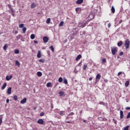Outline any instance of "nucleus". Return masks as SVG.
Returning <instances> with one entry per match:
<instances>
[{
    "label": "nucleus",
    "mask_w": 130,
    "mask_h": 130,
    "mask_svg": "<svg viewBox=\"0 0 130 130\" xmlns=\"http://www.w3.org/2000/svg\"><path fill=\"white\" fill-rule=\"evenodd\" d=\"M93 19H94V16H93V17L90 19H88L87 21H85L84 22L83 21L79 22L78 25V27H79L80 28H84V27H86L88 23H89L90 21H92Z\"/></svg>",
    "instance_id": "1"
},
{
    "label": "nucleus",
    "mask_w": 130,
    "mask_h": 130,
    "mask_svg": "<svg viewBox=\"0 0 130 130\" xmlns=\"http://www.w3.org/2000/svg\"><path fill=\"white\" fill-rule=\"evenodd\" d=\"M118 50L116 47H113L111 48V52L113 55H115V53H117Z\"/></svg>",
    "instance_id": "2"
},
{
    "label": "nucleus",
    "mask_w": 130,
    "mask_h": 130,
    "mask_svg": "<svg viewBox=\"0 0 130 130\" xmlns=\"http://www.w3.org/2000/svg\"><path fill=\"white\" fill-rule=\"evenodd\" d=\"M124 46L126 49H128V48H129V40L128 39L125 40Z\"/></svg>",
    "instance_id": "3"
},
{
    "label": "nucleus",
    "mask_w": 130,
    "mask_h": 130,
    "mask_svg": "<svg viewBox=\"0 0 130 130\" xmlns=\"http://www.w3.org/2000/svg\"><path fill=\"white\" fill-rule=\"evenodd\" d=\"M49 40V38H48V37L44 36L43 38V41H44V43H47Z\"/></svg>",
    "instance_id": "4"
},
{
    "label": "nucleus",
    "mask_w": 130,
    "mask_h": 130,
    "mask_svg": "<svg viewBox=\"0 0 130 130\" xmlns=\"http://www.w3.org/2000/svg\"><path fill=\"white\" fill-rule=\"evenodd\" d=\"M100 79H101V75L100 74H98L95 78L96 82H99V81H100Z\"/></svg>",
    "instance_id": "5"
},
{
    "label": "nucleus",
    "mask_w": 130,
    "mask_h": 130,
    "mask_svg": "<svg viewBox=\"0 0 130 130\" xmlns=\"http://www.w3.org/2000/svg\"><path fill=\"white\" fill-rule=\"evenodd\" d=\"M9 13H11L13 17H15V10L13 8H11V10H9Z\"/></svg>",
    "instance_id": "6"
},
{
    "label": "nucleus",
    "mask_w": 130,
    "mask_h": 130,
    "mask_svg": "<svg viewBox=\"0 0 130 130\" xmlns=\"http://www.w3.org/2000/svg\"><path fill=\"white\" fill-rule=\"evenodd\" d=\"M37 123H39V124H43V123H44V121L42 119H39L37 121Z\"/></svg>",
    "instance_id": "7"
},
{
    "label": "nucleus",
    "mask_w": 130,
    "mask_h": 130,
    "mask_svg": "<svg viewBox=\"0 0 130 130\" xmlns=\"http://www.w3.org/2000/svg\"><path fill=\"white\" fill-rule=\"evenodd\" d=\"M75 11L77 14H80L82 11V8L78 7L75 9Z\"/></svg>",
    "instance_id": "8"
},
{
    "label": "nucleus",
    "mask_w": 130,
    "mask_h": 130,
    "mask_svg": "<svg viewBox=\"0 0 130 130\" xmlns=\"http://www.w3.org/2000/svg\"><path fill=\"white\" fill-rule=\"evenodd\" d=\"M27 102V98H24L23 100L20 101L21 104H25Z\"/></svg>",
    "instance_id": "9"
},
{
    "label": "nucleus",
    "mask_w": 130,
    "mask_h": 130,
    "mask_svg": "<svg viewBox=\"0 0 130 130\" xmlns=\"http://www.w3.org/2000/svg\"><path fill=\"white\" fill-rule=\"evenodd\" d=\"M7 93L8 95H11L12 94V87H10L7 89Z\"/></svg>",
    "instance_id": "10"
},
{
    "label": "nucleus",
    "mask_w": 130,
    "mask_h": 130,
    "mask_svg": "<svg viewBox=\"0 0 130 130\" xmlns=\"http://www.w3.org/2000/svg\"><path fill=\"white\" fill-rule=\"evenodd\" d=\"M59 96H60V97H64V96H66V94H64V92L63 91H59L58 93Z\"/></svg>",
    "instance_id": "11"
},
{
    "label": "nucleus",
    "mask_w": 130,
    "mask_h": 130,
    "mask_svg": "<svg viewBox=\"0 0 130 130\" xmlns=\"http://www.w3.org/2000/svg\"><path fill=\"white\" fill-rule=\"evenodd\" d=\"M120 119L123 118V111H122V110L120 111Z\"/></svg>",
    "instance_id": "12"
},
{
    "label": "nucleus",
    "mask_w": 130,
    "mask_h": 130,
    "mask_svg": "<svg viewBox=\"0 0 130 130\" xmlns=\"http://www.w3.org/2000/svg\"><path fill=\"white\" fill-rule=\"evenodd\" d=\"M75 36L74 35V34H72L68 37V38L70 39V40H73V39L75 38Z\"/></svg>",
    "instance_id": "13"
},
{
    "label": "nucleus",
    "mask_w": 130,
    "mask_h": 130,
    "mask_svg": "<svg viewBox=\"0 0 130 130\" xmlns=\"http://www.w3.org/2000/svg\"><path fill=\"white\" fill-rule=\"evenodd\" d=\"M84 0H77L76 1L77 5H81V4H83Z\"/></svg>",
    "instance_id": "14"
},
{
    "label": "nucleus",
    "mask_w": 130,
    "mask_h": 130,
    "mask_svg": "<svg viewBox=\"0 0 130 130\" xmlns=\"http://www.w3.org/2000/svg\"><path fill=\"white\" fill-rule=\"evenodd\" d=\"M13 78V76L10 75V76H6V81H10Z\"/></svg>",
    "instance_id": "15"
},
{
    "label": "nucleus",
    "mask_w": 130,
    "mask_h": 130,
    "mask_svg": "<svg viewBox=\"0 0 130 130\" xmlns=\"http://www.w3.org/2000/svg\"><path fill=\"white\" fill-rule=\"evenodd\" d=\"M6 87H7V83H4V85L1 87V90H5L6 89Z\"/></svg>",
    "instance_id": "16"
},
{
    "label": "nucleus",
    "mask_w": 130,
    "mask_h": 130,
    "mask_svg": "<svg viewBox=\"0 0 130 130\" xmlns=\"http://www.w3.org/2000/svg\"><path fill=\"white\" fill-rule=\"evenodd\" d=\"M80 58H82V55L79 54L76 57V60L78 61L79 59H80Z\"/></svg>",
    "instance_id": "17"
},
{
    "label": "nucleus",
    "mask_w": 130,
    "mask_h": 130,
    "mask_svg": "<svg viewBox=\"0 0 130 130\" xmlns=\"http://www.w3.org/2000/svg\"><path fill=\"white\" fill-rule=\"evenodd\" d=\"M38 58H40L41 57V51H39L37 54Z\"/></svg>",
    "instance_id": "18"
},
{
    "label": "nucleus",
    "mask_w": 130,
    "mask_h": 130,
    "mask_svg": "<svg viewBox=\"0 0 130 130\" xmlns=\"http://www.w3.org/2000/svg\"><path fill=\"white\" fill-rule=\"evenodd\" d=\"M37 75L38 77H42V73L40 71L38 72Z\"/></svg>",
    "instance_id": "19"
},
{
    "label": "nucleus",
    "mask_w": 130,
    "mask_h": 130,
    "mask_svg": "<svg viewBox=\"0 0 130 130\" xmlns=\"http://www.w3.org/2000/svg\"><path fill=\"white\" fill-rule=\"evenodd\" d=\"M36 7V4H35V3H33L31 4L30 8L31 9H34V8H35Z\"/></svg>",
    "instance_id": "20"
},
{
    "label": "nucleus",
    "mask_w": 130,
    "mask_h": 130,
    "mask_svg": "<svg viewBox=\"0 0 130 130\" xmlns=\"http://www.w3.org/2000/svg\"><path fill=\"white\" fill-rule=\"evenodd\" d=\"M111 11L113 14H114V13H115V9L114 8V6H112Z\"/></svg>",
    "instance_id": "21"
},
{
    "label": "nucleus",
    "mask_w": 130,
    "mask_h": 130,
    "mask_svg": "<svg viewBox=\"0 0 130 130\" xmlns=\"http://www.w3.org/2000/svg\"><path fill=\"white\" fill-rule=\"evenodd\" d=\"M105 63H106V58H104L102 60V64H104Z\"/></svg>",
    "instance_id": "22"
},
{
    "label": "nucleus",
    "mask_w": 130,
    "mask_h": 130,
    "mask_svg": "<svg viewBox=\"0 0 130 130\" xmlns=\"http://www.w3.org/2000/svg\"><path fill=\"white\" fill-rule=\"evenodd\" d=\"M46 86L48 87H50L51 88V87H52V84H51L50 82H48L47 83Z\"/></svg>",
    "instance_id": "23"
},
{
    "label": "nucleus",
    "mask_w": 130,
    "mask_h": 130,
    "mask_svg": "<svg viewBox=\"0 0 130 130\" xmlns=\"http://www.w3.org/2000/svg\"><path fill=\"white\" fill-rule=\"evenodd\" d=\"M63 83L66 85H68V80L67 78H63Z\"/></svg>",
    "instance_id": "24"
},
{
    "label": "nucleus",
    "mask_w": 130,
    "mask_h": 130,
    "mask_svg": "<svg viewBox=\"0 0 130 130\" xmlns=\"http://www.w3.org/2000/svg\"><path fill=\"white\" fill-rule=\"evenodd\" d=\"M129 85V81L128 80L125 83V87H128Z\"/></svg>",
    "instance_id": "25"
},
{
    "label": "nucleus",
    "mask_w": 130,
    "mask_h": 130,
    "mask_svg": "<svg viewBox=\"0 0 130 130\" xmlns=\"http://www.w3.org/2000/svg\"><path fill=\"white\" fill-rule=\"evenodd\" d=\"M122 41H120L119 43H117V46H119V47H120V46H121V45H122Z\"/></svg>",
    "instance_id": "26"
},
{
    "label": "nucleus",
    "mask_w": 130,
    "mask_h": 130,
    "mask_svg": "<svg viewBox=\"0 0 130 130\" xmlns=\"http://www.w3.org/2000/svg\"><path fill=\"white\" fill-rule=\"evenodd\" d=\"M7 48H8V44H5L3 47L4 50H7Z\"/></svg>",
    "instance_id": "27"
},
{
    "label": "nucleus",
    "mask_w": 130,
    "mask_h": 130,
    "mask_svg": "<svg viewBox=\"0 0 130 130\" xmlns=\"http://www.w3.org/2000/svg\"><path fill=\"white\" fill-rule=\"evenodd\" d=\"M14 53H15V54H19V53H20V51L18 49H15L14 50Z\"/></svg>",
    "instance_id": "28"
},
{
    "label": "nucleus",
    "mask_w": 130,
    "mask_h": 130,
    "mask_svg": "<svg viewBox=\"0 0 130 130\" xmlns=\"http://www.w3.org/2000/svg\"><path fill=\"white\" fill-rule=\"evenodd\" d=\"M59 114L61 115V116H63V115H64V111H60Z\"/></svg>",
    "instance_id": "29"
},
{
    "label": "nucleus",
    "mask_w": 130,
    "mask_h": 130,
    "mask_svg": "<svg viewBox=\"0 0 130 130\" xmlns=\"http://www.w3.org/2000/svg\"><path fill=\"white\" fill-rule=\"evenodd\" d=\"M15 65L18 66V68H20V62H19V61L16 60L15 61Z\"/></svg>",
    "instance_id": "30"
},
{
    "label": "nucleus",
    "mask_w": 130,
    "mask_h": 130,
    "mask_svg": "<svg viewBox=\"0 0 130 130\" xmlns=\"http://www.w3.org/2000/svg\"><path fill=\"white\" fill-rule=\"evenodd\" d=\"M64 22L63 21H61L59 24V27H62Z\"/></svg>",
    "instance_id": "31"
},
{
    "label": "nucleus",
    "mask_w": 130,
    "mask_h": 130,
    "mask_svg": "<svg viewBox=\"0 0 130 130\" xmlns=\"http://www.w3.org/2000/svg\"><path fill=\"white\" fill-rule=\"evenodd\" d=\"M49 48L52 50V52H54V48L53 47V46H51L49 47Z\"/></svg>",
    "instance_id": "32"
},
{
    "label": "nucleus",
    "mask_w": 130,
    "mask_h": 130,
    "mask_svg": "<svg viewBox=\"0 0 130 130\" xmlns=\"http://www.w3.org/2000/svg\"><path fill=\"white\" fill-rule=\"evenodd\" d=\"M39 62H42V63H44L45 62V59H41L39 60Z\"/></svg>",
    "instance_id": "33"
},
{
    "label": "nucleus",
    "mask_w": 130,
    "mask_h": 130,
    "mask_svg": "<svg viewBox=\"0 0 130 130\" xmlns=\"http://www.w3.org/2000/svg\"><path fill=\"white\" fill-rule=\"evenodd\" d=\"M35 39V35L34 34H31L30 35V39L33 40Z\"/></svg>",
    "instance_id": "34"
},
{
    "label": "nucleus",
    "mask_w": 130,
    "mask_h": 130,
    "mask_svg": "<svg viewBox=\"0 0 130 130\" xmlns=\"http://www.w3.org/2000/svg\"><path fill=\"white\" fill-rule=\"evenodd\" d=\"M79 33V31L77 30L74 31L73 34V35H74L75 36H77V35H78V34Z\"/></svg>",
    "instance_id": "35"
},
{
    "label": "nucleus",
    "mask_w": 130,
    "mask_h": 130,
    "mask_svg": "<svg viewBox=\"0 0 130 130\" xmlns=\"http://www.w3.org/2000/svg\"><path fill=\"white\" fill-rule=\"evenodd\" d=\"M27 30V27H24L22 29L23 33H26V31Z\"/></svg>",
    "instance_id": "36"
},
{
    "label": "nucleus",
    "mask_w": 130,
    "mask_h": 130,
    "mask_svg": "<svg viewBox=\"0 0 130 130\" xmlns=\"http://www.w3.org/2000/svg\"><path fill=\"white\" fill-rule=\"evenodd\" d=\"M99 104H100L101 105H103V106H105V105H106V104H105V103L103 102H100Z\"/></svg>",
    "instance_id": "37"
},
{
    "label": "nucleus",
    "mask_w": 130,
    "mask_h": 130,
    "mask_svg": "<svg viewBox=\"0 0 130 130\" xmlns=\"http://www.w3.org/2000/svg\"><path fill=\"white\" fill-rule=\"evenodd\" d=\"M13 99L14 100H15V101H17V100H18V96L17 95H14L13 96Z\"/></svg>",
    "instance_id": "38"
},
{
    "label": "nucleus",
    "mask_w": 130,
    "mask_h": 130,
    "mask_svg": "<svg viewBox=\"0 0 130 130\" xmlns=\"http://www.w3.org/2000/svg\"><path fill=\"white\" fill-rule=\"evenodd\" d=\"M3 123V117H2V115L0 116V125Z\"/></svg>",
    "instance_id": "39"
},
{
    "label": "nucleus",
    "mask_w": 130,
    "mask_h": 130,
    "mask_svg": "<svg viewBox=\"0 0 130 130\" xmlns=\"http://www.w3.org/2000/svg\"><path fill=\"white\" fill-rule=\"evenodd\" d=\"M121 74H122V75H125V74H124V72H119L118 73V74H117V76H120V75H121Z\"/></svg>",
    "instance_id": "40"
},
{
    "label": "nucleus",
    "mask_w": 130,
    "mask_h": 130,
    "mask_svg": "<svg viewBox=\"0 0 130 130\" xmlns=\"http://www.w3.org/2000/svg\"><path fill=\"white\" fill-rule=\"evenodd\" d=\"M49 23H50V18H48L46 20L47 24H49Z\"/></svg>",
    "instance_id": "41"
},
{
    "label": "nucleus",
    "mask_w": 130,
    "mask_h": 130,
    "mask_svg": "<svg viewBox=\"0 0 130 130\" xmlns=\"http://www.w3.org/2000/svg\"><path fill=\"white\" fill-rule=\"evenodd\" d=\"M75 114V113H74V112H71V113H70V114H69L68 115V116H70V117H71V116H72V115H74Z\"/></svg>",
    "instance_id": "42"
},
{
    "label": "nucleus",
    "mask_w": 130,
    "mask_h": 130,
    "mask_svg": "<svg viewBox=\"0 0 130 130\" xmlns=\"http://www.w3.org/2000/svg\"><path fill=\"white\" fill-rule=\"evenodd\" d=\"M20 38H21V35H18L16 37V40H19V39H20Z\"/></svg>",
    "instance_id": "43"
},
{
    "label": "nucleus",
    "mask_w": 130,
    "mask_h": 130,
    "mask_svg": "<svg viewBox=\"0 0 130 130\" xmlns=\"http://www.w3.org/2000/svg\"><path fill=\"white\" fill-rule=\"evenodd\" d=\"M63 80H62V77H59L58 79V82H59V83H61V82H62Z\"/></svg>",
    "instance_id": "44"
},
{
    "label": "nucleus",
    "mask_w": 130,
    "mask_h": 130,
    "mask_svg": "<svg viewBox=\"0 0 130 130\" xmlns=\"http://www.w3.org/2000/svg\"><path fill=\"white\" fill-rule=\"evenodd\" d=\"M130 118V112L129 113H128L127 116H126V119H128Z\"/></svg>",
    "instance_id": "45"
},
{
    "label": "nucleus",
    "mask_w": 130,
    "mask_h": 130,
    "mask_svg": "<svg viewBox=\"0 0 130 130\" xmlns=\"http://www.w3.org/2000/svg\"><path fill=\"white\" fill-rule=\"evenodd\" d=\"M19 28H23L24 27V24L21 23L19 25Z\"/></svg>",
    "instance_id": "46"
},
{
    "label": "nucleus",
    "mask_w": 130,
    "mask_h": 130,
    "mask_svg": "<svg viewBox=\"0 0 130 130\" xmlns=\"http://www.w3.org/2000/svg\"><path fill=\"white\" fill-rule=\"evenodd\" d=\"M113 122L115 124H117V120H116L115 119H113Z\"/></svg>",
    "instance_id": "47"
},
{
    "label": "nucleus",
    "mask_w": 130,
    "mask_h": 130,
    "mask_svg": "<svg viewBox=\"0 0 130 130\" xmlns=\"http://www.w3.org/2000/svg\"><path fill=\"white\" fill-rule=\"evenodd\" d=\"M128 127H129V125L126 126L124 127V130H128Z\"/></svg>",
    "instance_id": "48"
},
{
    "label": "nucleus",
    "mask_w": 130,
    "mask_h": 130,
    "mask_svg": "<svg viewBox=\"0 0 130 130\" xmlns=\"http://www.w3.org/2000/svg\"><path fill=\"white\" fill-rule=\"evenodd\" d=\"M86 34V31H80V35H84V34Z\"/></svg>",
    "instance_id": "49"
},
{
    "label": "nucleus",
    "mask_w": 130,
    "mask_h": 130,
    "mask_svg": "<svg viewBox=\"0 0 130 130\" xmlns=\"http://www.w3.org/2000/svg\"><path fill=\"white\" fill-rule=\"evenodd\" d=\"M86 69H87V65L84 64V65L83 66V70L84 71H85V70H86Z\"/></svg>",
    "instance_id": "50"
},
{
    "label": "nucleus",
    "mask_w": 130,
    "mask_h": 130,
    "mask_svg": "<svg viewBox=\"0 0 130 130\" xmlns=\"http://www.w3.org/2000/svg\"><path fill=\"white\" fill-rule=\"evenodd\" d=\"M44 112H42L41 113H40V116H43L44 115Z\"/></svg>",
    "instance_id": "51"
},
{
    "label": "nucleus",
    "mask_w": 130,
    "mask_h": 130,
    "mask_svg": "<svg viewBox=\"0 0 130 130\" xmlns=\"http://www.w3.org/2000/svg\"><path fill=\"white\" fill-rule=\"evenodd\" d=\"M119 55V56H121V55H123V52L122 51L120 52Z\"/></svg>",
    "instance_id": "52"
},
{
    "label": "nucleus",
    "mask_w": 130,
    "mask_h": 130,
    "mask_svg": "<svg viewBox=\"0 0 130 130\" xmlns=\"http://www.w3.org/2000/svg\"><path fill=\"white\" fill-rule=\"evenodd\" d=\"M8 7L9 9H10V11H11V9H13V8H12V6L10 4L8 5Z\"/></svg>",
    "instance_id": "53"
},
{
    "label": "nucleus",
    "mask_w": 130,
    "mask_h": 130,
    "mask_svg": "<svg viewBox=\"0 0 130 130\" xmlns=\"http://www.w3.org/2000/svg\"><path fill=\"white\" fill-rule=\"evenodd\" d=\"M69 118L73 119V118L72 116V117H70V116H67V117H66V119H69Z\"/></svg>",
    "instance_id": "54"
},
{
    "label": "nucleus",
    "mask_w": 130,
    "mask_h": 130,
    "mask_svg": "<svg viewBox=\"0 0 130 130\" xmlns=\"http://www.w3.org/2000/svg\"><path fill=\"white\" fill-rule=\"evenodd\" d=\"M47 54L49 56H50V51H47Z\"/></svg>",
    "instance_id": "55"
},
{
    "label": "nucleus",
    "mask_w": 130,
    "mask_h": 130,
    "mask_svg": "<svg viewBox=\"0 0 130 130\" xmlns=\"http://www.w3.org/2000/svg\"><path fill=\"white\" fill-rule=\"evenodd\" d=\"M51 108L52 109H53V104H52V103H51Z\"/></svg>",
    "instance_id": "56"
},
{
    "label": "nucleus",
    "mask_w": 130,
    "mask_h": 130,
    "mask_svg": "<svg viewBox=\"0 0 130 130\" xmlns=\"http://www.w3.org/2000/svg\"><path fill=\"white\" fill-rule=\"evenodd\" d=\"M10 103V100H9V99H7L6 100V103Z\"/></svg>",
    "instance_id": "57"
},
{
    "label": "nucleus",
    "mask_w": 130,
    "mask_h": 130,
    "mask_svg": "<svg viewBox=\"0 0 130 130\" xmlns=\"http://www.w3.org/2000/svg\"><path fill=\"white\" fill-rule=\"evenodd\" d=\"M125 109H126V110H129L130 107H127L125 108Z\"/></svg>",
    "instance_id": "58"
},
{
    "label": "nucleus",
    "mask_w": 130,
    "mask_h": 130,
    "mask_svg": "<svg viewBox=\"0 0 130 130\" xmlns=\"http://www.w3.org/2000/svg\"><path fill=\"white\" fill-rule=\"evenodd\" d=\"M121 23H122V20L121 19L119 20L118 24H121Z\"/></svg>",
    "instance_id": "59"
},
{
    "label": "nucleus",
    "mask_w": 130,
    "mask_h": 130,
    "mask_svg": "<svg viewBox=\"0 0 130 130\" xmlns=\"http://www.w3.org/2000/svg\"><path fill=\"white\" fill-rule=\"evenodd\" d=\"M34 43H35L36 44H37V43H38V42L37 41H35V40L34 41Z\"/></svg>",
    "instance_id": "60"
},
{
    "label": "nucleus",
    "mask_w": 130,
    "mask_h": 130,
    "mask_svg": "<svg viewBox=\"0 0 130 130\" xmlns=\"http://www.w3.org/2000/svg\"><path fill=\"white\" fill-rule=\"evenodd\" d=\"M66 123H71V121H66Z\"/></svg>",
    "instance_id": "61"
},
{
    "label": "nucleus",
    "mask_w": 130,
    "mask_h": 130,
    "mask_svg": "<svg viewBox=\"0 0 130 130\" xmlns=\"http://www.w3.org/2000/svg\"><path fill=\"white\" fill-rule=\"evenodd\" d=\"M77 66H80V67L82 66V61L80 62L79 63Z\"/></svg>",
    "instance_id": "62"
},
{
    "label": "nucleus",
    "mask_w": 130,
    "mask_h": 130,
    "mask_svg": "<svg viewBox=\"0 0 130 130\" xmlns=\"http://www.w3.org/2000/svg\"><path fill=\"white\" fill-rule=\"evenodd\" d=\"M103 121H107V119L104 118H103Z\"/></svg>",
    "instance_id": "63"
},
{
    "label": "nucleus",
    "mask_w": 130,
    "mask_h": 130,
    "mask_svg": "<svg viewBox=\"0 0 130 130\" xmlns=\"http://www.w3.org/2000/svg\"><path fill=\"white\" fill-rule=\"evenodd\" d=\"M105 83H107L108 82V80L107 79H105L104 80Z\"/></svg>",
    "instance_id": "64"
}]
</instances>
